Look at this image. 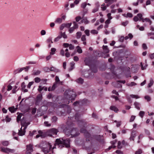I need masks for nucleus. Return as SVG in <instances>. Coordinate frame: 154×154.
I'll use <instances>...</instances> for the list:
<instances>
[{
	"instance_id": "obj_41",
	"label": "nucleus",
	"mask_w": 154,
	"mask_h": 154,
	"mask_svg": "<svg viewBox=\"0 0 154 154\" xmlns=\"http://www.w3.org/2000/svg\"><path fill=\"white\" fill-rule=\"evenodd\" d=\"M145 114V112L144 111H140L139 113V116L141 117V118H143V116Z\"/></svg>"
},
{
	"instance_id": "obj_43",
	"label": "nucleus",
	"mask_w": 154,
	"mask_h": 154,
	"mask_svg": "<svg viewBox=\"0 0 154 154\" xmlns=\"http://www.w3.org/2000/svg\"><path fill=\"white\" fill-rule=\"evenodd\" d=\"M122 142L120 141H119L118 143L117 148L119 149H121L122 148L121 145Z\"/></svg>"
},
{
	"instance_id": "obj_1",
	"label": "nucleus",
	"mask_w": 154,
	"mask_h": 154,
	"mask_svg": "<svg viewBox=\"0 0 154 154\" xmlns=\"http://www.w3.org/2000/svg\"><path fill=\"white\" fill-rule=\"evenodd\" d=\"M56 145L58 146V148L61 149L65 147L66 148L70 147V140L69 139H63V138L57 139L55 141Z\"/></svg>"
},
{
	"instance_id": "obj_18",
	"label": "nucleus",
	"mask_w": 154,
	"mask_h": 154,
	"mask_svg": "<svg viewBox=\"0 0 154 154\" xmlns=\"http://www.w3.org/2000/svg\"><path fill=\"white\" fill-rule=\"evenodd\" d=\"M23 68H18V69H17L16 70H15L14 71V74H17L19 73H20L23 70Z\"/></svg>"
},
{
	"instance_id": "obj_40",
	"label": "nucleus",
	"mask_w": 154,
	"mask_h": 154,
	"mask_svg": "<svg viewBox=\"0 0 154 154\" xmlns=\"http://www.w3.org/2000/svg\"><path fill=\"white\" fill-rule=\"evenodd\" d=\"M37 131L35 130H34L32 132H31V131H29V135L31 136L32 137V136L35 133H36Z\"/></svg>"
},
{
	"instance_id": "obj_6",
	"label": "nucleus",
	"mask_w": 154,
	"mask_h": 154,
	"mask_svg": "<svg viewBox=\"0 0 154 154\" xmlns=\"http://www.w3.org/2000/svg\"><path fill=\"white\" fill-rule=\"evenodd\" d=\"M26 154H32L31 152L33 151V145L31 144L26 145Z\"/></svg>"
},
{
	"instance_id": "obj_50",
	"label": "nucleus",
	"mask_w": 154,
	"mask_h": 154,
	"mask_svg": "<svg viewBox=\"0 0 154 154\" xmlns=\"http://www.w3.org/2000/svg\"><path fill=\"white\" fill-rule=\"evenodd\" d=\"M38 133L40 135L42 134V135H43V136H44V138L45 137V132H43L41 130H39L38 131Z\"/></svg>"
},
{
	"instance_id": "obj_36",
	"label": "nucleus",
	"mask_w": 154,
	"mask_h": 154,
	"mask_svg": "<svg viewBox=\"0 0 154 154\" xmlns=\"http://www.w3.org/2000/svg\"><path fill=\"white\" fill-rule=\"evenodd\" d=\"M62 22V19L61 18H57L56 20L55 21V22L56 23H60Z\"/></svg>"
},
{
	"instance_id": "obj_32",
	"label": "nucleus",
	"mask_w": 154,
	"mask_h": 154,
	"mask_svg": "<svg viewBox=\"0 0 154 154\" xmlns=\"http://www.w3.org/2000/svg\"><path fill=\"white\" fill-rule=\"evenodd\" d=\"M57 83H55L54 82L51 88V91H54V90H55V89L57 88Z\"/></svg>"
},
{
	"instance_id": "obj_28",
	"label": "nucleus",
	"mask_w": 154,
	"mask_h": 154,
	"mask_svg": "<svg viewBox=\"0 0 154 154\" xmlns=\"http://www.w3.org/2000/svg\"><path fill=\"white\" fill-rule=\"evenodd\" d=\"M84 135L86 138L87 139L90 138L91 137V134L88 131L84 134Z\"/></svg>"
},
{
	"instance_id": "obj_24",
	"label": "nucleus",
	"mask_w": 154,
	"mask_h": 154,
	"mask_svg": "<svg viewBox=\"0 0 154 154\" xmlns=\"http://www.w3.org/2000/svg\"><path fill=\"white\" fill-rule=\"evenodd\" d=\"M63 131H64L65 134L67 136H69L71 135L70 134V130H69L68 129H66V130H64Z\"/></svg>"
},
{
	"instance_id": "obj_13",
	"label": "nucleus",
	"mask_w": 154,
	"mask_h": 154,
	"mask_svg": "<svg viewBox=\"0 0 154 154\" xmlns=\"http://www.w3.org/2000/svg\"><path fill=\"white\" fill-rule=\"evenodd\" d=\"M51 131L52 135H57V133L59 131L58 130L55 128H52L50 129Z\"/></svg>"
},
{
	"instance_id": "obj_4",
	"label": "nucleus",
	"mask_w": 154,
	"mask_h": 154,
	"mask_svg": "<svg viewBox=\"0 0 154 154\" xmlns=\"http://www.w3.org/2000/svg\"><path fill=\"white\" fill-rule=\"evenodd\" d=\"M45 146L42 147V150L45 154H46L49 152L52 146L49 143H45Z\"/></svg>"
},
{
	"instance_id": "obj_45",
	"label": "nucleus",
	"mask_w": 154,
	"mask_h": 154,
	"mask_svg": "<svg viewBox=\"0 0 154 154\" xmlns=\"http://www.w3.org/2000/svg\"><path fill=\"white\" fill-rule=\"evenodd\" d=\"M91 32L93 34H97L98 33V32L95 29H93L91 31Z\"/></svg>"
},
{
	"instance_id": "obj_61",
	"label": "nucleus",
	"mask_w": 154,
	"mask_h": 154,
	"mask_svg": "<svg viewBox=\"0 0 154 154\" xmlns=\"http://www.w3.org/2000/svg\"><path fill=\"white\" fill-rule=\"evenodd\" d=\"M144 98L148 102L149 101L151 100V98L148 95L145 96Z\"/></svg>"
},
{
	"instance_id": "obj_27",
	"label": "nucleus",
	"mask_w": 154,
	"mask_h": 154,
	"mask_svg": "<svg viewBox=\"0 0 154 154\" xmlns=\"http://www.w3.org/2000/svg\"><path fill=\"white\" fill-rule=\"evenodd\" d=\"M1 143L4 146H7L9 145V142L8 141H2Z\"/></svg>"
},
{
	"instance_id": "obj_2",
	"label": "nucleus",
	"mask_w": 154,
	"mask_h": 154,
	"mask_svg": "<svg viewBox=\"0 0 154 154\" xmlns=\"http://www.w3.org/2000/svg\"><path fill=\"white\" fill-rule=\"evenodd\" d=\"M64 95L66 96V98L69 100L72 101L75 100L76 97V94L73 91L70 89L66 90L64 93Z\"/></svg>"
},
{
	"instance_id": "obj_60",
	"label": "nucleus",
	"mask_w": 154,
	"mask_h": 154,
	"mask_svg": "<svg viewBox=\"0 0 154 154\" xmlns=\"http://www.w3.org/2000/svg\"><path fill=\"white\" fill-rule=\"evenodd\" d=\"M87 5V4L86 2L83 3L81 5V7L83 8L84 9L85 8Z\"/></svg>"
},
{
	"instance_id": "obj_57",
	"label": "nucleus",
	"mask_w": 154,
	"mask_h": 154,
	"mask_svg": "<svg viewBox=\"0 0 154 154\" xmlns=\"http://www.w3.org/2000/svg\"><path fill=\"white\" fill-rule=\"evenodd\" d=\"M129 23L128 20H126L125 22H123L122 23V25L124 26H126Z\"/></svg>"
},
{
	"instance_id": "obj_20",
	"label": "nucleus",
	"mask_w": 154,
	"mask_h": 154,
	"mask_svg": "<svg viewBox=\"0 0 154 154\" xmlns=\"http://www.w3.org/2000/svg\"><path fill=\"white\" fill-rule=\"evenodd\" d=\"M70 67L69 69V71H72L73 70L74 68V65L75 63L73 62H72L70 63Z\"/></svg>"
},
{
	"instance_id": "obj_54",
	"label": "nucleus",
	"mask_w": 154,
	"mask_h": 154,
	"mask_svg": "<svg viewBox=\"0 0 154 154\" xmlns=\"http://www.w3.org/2000/svg\"><path fill=\"white\" fill-rule=\"evenodd\" d=\"M75 29L73 27H70L69 29V33H72Z\"/></svg>"
},
{
	"instance_id": "obj_59",
	"label": "nucleus",
	"mask_w": 154,
	"mask_h": 154,
	"mask_svg": "<svg viewBox=\"0 0 154 154\" xmlns=\"http://www.w3.org/2000/svg\"><path fill=\"white\" fill-rule=\"evenodd\" d=\"M33 83L34 82L33 81L29 82L27 86V88H30L31 86L33 84Z\"/></svg>"
},
{
	"instance_id": "obj_23",
	"label": "nucleus",
	"mask_w": 154,
	"mask_h": 154,
	"mask_svg": "<svg viewBox=\"0 0 154 154\" xmlns=\"http://www.w3.org/2000/svg\"><path fill=\"white\" fill-rule=\"evenodd\" d=\"M117 0H104L105 3L108 2L110 5L112 4L113 2H116Z\"/></svg>"
},
{
	"instance_id": "obj_39",
	"label": "nucleus",
	"mask_w": 154,
	"mask_h": 154,
	"mask_svg": "<svg viewBox=\"0 0 154 154\" xmlns=\"http://www.w3.org/2000/svg\"><path fill=\"white\" fill-rule=\"evenodd\" d=\"M103 136L100 135H96L95 137L97 140L100 141L101 140V139L102 137H103Z\"/></svg>"
},
{
	"instance_id": "obj_30",
	"label": "nucleus",
	"mask_w": 154,
	"mask_h": 154,
	"mask_svg": "<svg viewBox=\"0 0 154 154\" xmlns=\"http://www.w3.org/2000/svg\"><path fill=\"white\" fill-rule=\"evenodd\" d=\"M153 84V79L151 78L150 79L149 83L148 84V87L150 88L152 86Z\"/></svg>"
},
{
	"instance_id": "obj_38",
	"label": "nucleus",
	"mask_w": 154,
	"mask_h": 154,
	"mask_svg": "<svg viewBox=\"0 0 154 154\" xmlns=\"http://www.w3.org/2000/svg\"><path fill=\"white\" fill-rule=\"evenodd\" d=\"M56 51V48H52L51 49V52L50 53V54L53 55L55 54V51Z\"/></svg>"
},
{
	"instance_id": "obj_56",
	"label": "nucleus",
	"mask_w": 154,
	"mask_h": 154,
	"mask_svg": "<svg viewBox=\"0 0 154 154\" xmlns=\"http://www.w3.org/2000/svg\"><path fill=\"white\" fill-rule=\"evenodd\" d=\"M135 118V116H131V118L129 120V122H133Z\"/></svg>"
},
{
	"instance_id": "obj_48",
	"label": "nucleus",
	"mask_w": 154,
	"mask_h": 154,
	"mask_svg": "<svg viewBox=\"0 0 154 154\" xmlns=\"http://www.w3.org/2000/svg\"><path fill=\"white\" fill-rule=\"evenodd\" d=\"M21 89L22 90H24L26 87V85H25V83L24 82H23L21 84Z\"/></svg>"
},
{
	"instance_id": "obj_53",
	"label": "nucleus",
	"mask_w": 154,
	"mask_h": 154,
	"mask_svg": "<svg viewBox=\"0 0 154 154\" xmlns=\"http://www.w3.org/2000/svg\"><path fill=\"white\" fill-rule=\"evenodd\" d=\"M142 150L141 149H139L135 152V154H141L142 153Z\"/></svg>"
},
{
	"instance_id": "obj_5",
	"label": "nucleus",
	"mask_w": 154,
	"mask_h": 154,
	"mask_svg": "<svg viewBox=\"0 0 154 154\" xmlns=\"http://www.w3.org/2000/svg\"><path fill=\"white\" fill-rule=\"evenodd\" d=\"M71 137H75L79 135L80 133L79 129L76 128H73L70 130Z\"/></svg>"
},
{
	"instance_id": "obj_37",
	"label": "nucleus",
	"mask_w": 154,
	"mask_h": 154,
	"mask_svg": "<svg viewBox=\"0 0 154 154\" xmlns=\"http://www.w3.org/2000/svg\"><path fill=\"white\" fill-rule=\"evenodd\" d=\"M76 35L77 38H79L82 35V33L80 32H78L76 33Z\"/></svg>"
},
{
	"instance_id": "obj_46",
	"label": "nucleus",
	"mask_w": 154,
	"mask_h": 154,
	"mask_svg": "<svg viewBox=\"0 0 154 154\" xmlns=\"http://www.w3.org/2000/svg\"><path fill=\"white\" fill-rule=\"evenodd\" d=\"M61 38V36L59 35L57 37L55 38L54 39V41L55 42H58Z\"/></svg>"
},
{
	"instance_id": "obj_10",
	"label": "nucleus",
	"mask_w": 154,
	"mask_h": 154,
	"mask_svg": "<svg viewBox=\"0 0 154 154\" xmlns=\"http://www.w3.org/2000/svg\"><path fill=\"white\" fill-rule=\"evenodd\" d=\"M89 67L90 69L92 72L95 73L97 72V68L95 64L92 65V66Z\"/></svg>"
},
{
	"instance_id": "obj_34",
	"label": "nucleus",
	"mask_w": 154,
	"mask_h": 154,
	"mask_svg": "<svg viewBox=\"0 0 154 154\" xmlns=\"http://www.w3.org/2000/svg\"><path fill=\"white\" fill-rule=\"evenodd\" d=\"M22 116V114L21 113L18 115L17 118V122H18L20 120Z\"/></svg>"
},
{
	"instance_id": "obj_55",
	"label": "nucleus",
	"mask_w": 154,
	"mask_h": 154,
	"mask_svg": "<svg viewBox=\"0 0 154 154\" xmlns=\"http://www.w3.org/2000/svg\"><path fill=\"white\" fill-rule=\"evenodd\" d=\"M142 48L144 50L147 49L148 48L147 46L145 43L143 44L142 45Z\"/></svg>"
},
{
	"instance_id": "obj_25",
	"label": "nucleus",
	"mask_w": 154,
	"mask_h": 154,
	"mask_svg": "<svg viewBox=\"0 0 154 154\" xmlns=\"http://www.w3.org/2000/svg\"><path fill=\"white\" fill-rule=\"evenodd\" d=\"M60 36H61V38L63 37L64 38H67V36L65 32L63 33L62 32H60Z\"/></svg>"
},
{
	"instance_id": "obj_33",
	"label": "nucleus",
	"mask_w": 154,
	"mask_h": 154,
	"mask_svg": "<svg viewBox=\"0 0 154 154\" xmlns=\"http://www.w3.org/2000/svg\"><path fill=\"white\" fill-rule=\"evenodd\" d=\"M81 23L84 22L85 24H88L89 21L87 19V18L84 19L81 21Z\"/></svg>"
},
{
	"instance_id": "obj_31",
	"label": "nucleus",
	"mask_w": 154,
	"mask_h": 154,
	"mask_svg": "<svg viewBox=\"0 0 154 154\" xmlns=\"http://www.w3.org/2000/svg\"><path fill=\"white\" fill-rule=\"evenodd\" d=\"M64 26V27H67L68 28H69L71 26L72 23H63Z\"/></svg>"
},
{
	"instance_id": "obj_16",
	"label": "nucleus",
	"mask_w": 154,
	"mask_h": 154,
	"mask_svg": "<svg viewBox=\"0 0 154 154\" xmlns=\"http://www.w3.org/2000/svg\"><path fill=\"white\" fill-rule=\"evenodd\" d=\"M45 137L47 136H49L51 137H52V134L50 129L48 130L45 132Z\"/></svg>"
},
{
	"instance_id": "obj_12",
	"label": "nucleus",
	"mask_w": 154,
	"mask_h": 154,
	"mask_svg": "<svg viewBox=\"0 0 154 154\" xmlns=\"http://www.w3.org/2000/svg\"><path fill=\"white\" fill-rule=\"evenodd\" d=\"M54 67H52L51 69H50L49 67H44L43 69L44 71L46 72H49L50 71H54V69H52V68H54Z\"/></svg>"
},
{
	"instance_id": "obj_29",
	"label": "nucleus",
	"mask_w": 154,
	"mask_h": 154,
	"mask_svg": "<svg viewBox=\"0 0 154 154\" xmlns=\"http://www.w3.org/2000/svg\"><path fill=\"white\" fill-rule=\"evenodd\" d=\"M9 111L11 113H14L15 112V110L14 109V106L9 107L8 108Z\"/></svg>"
},
{
	"instance_id": "obj_8",
	"label": "nucleus",
	"mask_w": 154,
	"mask_h": 154,
	"mask_svg": "<svg viewBox=\"0 0 154 154\" xmlns=\"http://www.w3.org/2000/svg\"><path fill=\"white\" fill-rule=\"evenodd\" d=\"M85 65L88 66L89 67L92 66V65L94 64L92 63V60L89 58H86L84 60Z\"/></svg>"
},
{
	"instance_id": "obj_7",
	"label": "nucleus",
	"mask_w": 154,
	"mask_h": 154,
	"mask_svg": "<svg viewBox=\"0 0 154 154\" xmlns=\"http://www.w3.org/2000/svg\"><path fill=\"white\" fill-rule=\"evenodd\" d=\"M42 99V94H38L36 97V100L35 101V105L36 106L39 105Z\"/></svg>"
},
{
	"instance_id": "obj_47",
	"label": "nucleus",
	"mask_w": 154,
	"mask_h": 154,
	"mask_svg": "<svg viewBox=\"0 0 154 154\" xmlns=\"http://www.w3.org/2000/svg\"><path fill=\"white\" fill-rule=\"evenodd\" d=\"M32 115H34L36 111V108H32Z\"/></svg>"
},
{
	"instance_id": "obj_51",
	"label": "nucleus",
	"mask_w": 154,
	"mask_h": 154,
	"mask_svg": "<svg viewBox=\"0 0 154 154\" xmlns=\"http://www.w3.org/2000/svg\"><path fill=\"white\" fill-rule=\"evenodd\" d=\"M41 71L40 70H37L35 72H34L33 73V75H38L40 74Z\"/></svg>"
},
{
	"instance_id": "obj_49",
	"label": "nucleus",
	"mask_w": 154,
	"mask_h": 154,
	"mask_svg": "<svg viewBox=\"0 0 154 154\" xmlns=\"http://www.w3.org/2000/svg\"><path fill=\"white\" fill-rule=\"evenodd\" d=\"M81 133L84 134L88 131L85 128H82L80 131Z\"/></svg>"
},
{
	"instance_id": "obj_15",
	"label": "nucleus",
	"mask_w": 154,
	"mask_h": 154,
	"mask_svg": "<svg viewBox=\"0 0 154 154\" xmlns=\"http://www.w3.org/2000/svg\"><path fill=\"white\" fill-rule=\"evenodd\" d=\"M103 48L104 53L107 54L109 53V51L107 46L103 45Z\"/></svg>"
},
{
	"instance_id": "obj_42",
	"label": "nucleus",
	"mask_w": 154,
	"mask_h": 154,
	"mask_svg": "<svg viewBox=\"0 0 154 154\" xmlns=\"http://www.w3.org/2000/svg\"><path fill=\"white\" fill-rule=\"evenodd\" d=\"M41 79L38 77H36L34 79V81L35 82L38 83L40 82L41 81Z\"/></svg>"
},
{
	"instance_id": "obj_11",
	"label": "nucleus",
	"mask_w": 154,
	"mask_h": 154,
	"mask_svg": "<svg viewBox=\"0 0 154 154\" xmlns=\"http://www.w3.org/2000/svg\"><path fill=\"white\" fill-rule=\"evenodd\" d=\"M22 127L21 128L20 130H19L18 134L20 136H23L24 135L26 132L25 129L26 128L25 127L23 129V131H22Z\"/></svg>"
},
{
	"instance_id": "obj_22",
	"label": "nucleus",
	"mask_w": 154,
	"mask_h": 154,
	"mask_svg": "<svg viewBox=\"0 0 154 154\" xmlns=\"http://www.w3.org/2000/svg\"><path fill=\"white\" fill-rule=\"evenodd\" d=\"M134 105L136 108H137L138 110H140V104L139 103L135 102L134 103Z\"/></svg>"
},
{
	"instance_id": "obj_52",
	"label": "nucleus",
	"mask_w": 154,
	"mask_h": 154,
	"mask_svg": "<svg viewBox=\"0 0 154 154\" xmlns=\"http://www.w3.org/2000/svg\"><path fill=\"white\" fill-rule=\"evenodd\" d=\"M5 120L7 122H9L11 121V119L7 115L6 116Z\"/></svg>"
},
{
	"instance_id": "obj_14",
	"label": "nucleus",
	"mask_w": 154,
	"mask_h": 154,
	"mask_svg": "<svg viewBox=\"0 0 154 154\" xmlns=\"http://www.w3.org/2000/svg\"><path fill=\"white\" fill-rule=\"evenodd\" d=\"M110 109L114 111L115 112H118L119 110L118 108L114 106H111L110 107Z\"/></svg>"
},
{
	"instance_id": "obj_19",
	"label": "nucleus",
	"mask_w": 154,
	"mask_h": 154,
	"mask_svg": "<svg viewBox=\"0 0 154 154\" xmlns=\"http://www.w3.org/2000/svg\"><path fill=\"white\" fill-rule=\"evenodd\" d=\"M9 148H8L2 147L1 148V151L2 152L6 153H8Z\"/></svg>"
},
{
	"instance_id": "obj_26",
	"label": "nucleus",
	"mask_w": 154,
	"mask_h": 154,
	"mask_svg": "<svg viewBox=\"0 0 154 154\" xmlns=\"http://www.w3.org/2000/svg\"><path fill=\"white\" fill-rule=\"evenodd\" d=\"M58 118L56 116H54L51 118V121L52 122H56Z\"/></svg>"
},
{
	"instance_id": "obj_63",
	"label": "nucleus",
	"mask_w": 154,
	"mask_h": 154,
	"mask_svg": "<svg viewBox=\"0 0 154 154\" xmlns=\"http://www.w3.org/2000/svg\"><path fill=\"white\" fill-rule=\"evenodd\" d=\"M44 88V87H42L41 86L39 85L38 86V91L41 92L43 89Z\"/></svg>"
},
{
	"instance_id": "obj_17",
	"label": "nucleus",
	"mask_w": 154,
	"mask_h": 154,
	"mask_svg": "<svg viewBox=\"0 0 154 154\" xmlns=\"http://www.w3.org/2000/svg\"><path fill=\"white\" fill-rule=\"evenodd\" d=\"M76 82L78 84H82L84 83V79L80 77L76 79Z\"/></svg>"
},
{
	"instance_id": "obj_35",
	"label": "nucleus",
	"mask_w": 154,
	"mask_h": 154,
	"mask_svg": "<svg viewBox=\"0 0 154 154\" xmlns=\"http://www.w3.org/2000/svg\"><path fill=\"white\" fill-rule=\"evenodd\" d=\"M76 48H77V51L78 53H79V54H81L82 52V49H81V48L79 46H77L76 47Z\"/></svg>"
},
{
	"instance_id": "obj_64",
	"label": "nucleus",
	"mask_w": 154,
	"mask_h": 154,
	"mask_svg": "<svg viewBox=\"0 0 154 154\" xmlns=\"http://www.w3.org/2000/svg\"><path fill=\"white\" fill-rule=\"evenodd\" d=\"M85 33L86 35L89 36L90 35V31L88 29H86L85 31Z\"/></svg>"
},
{
	"instance_id": "obj_21",
	"label": "nucleus",
	"mask_w": 154,
	"mask_h": 154,
	"mask_svg": "<svg viewBox=\"0 0 154 154\" xmlns=\"http://www.w3.org/2000/svg\"><path fill=\"white\" fill-rule=\"evenodd\" d=\"M138 17L139 18V20H141L143 22H144V19L143 18V15L141 13H139L137 15Z\"/></svg>"
},
{
	"instance_id": "obj_3",
	"label": "nucleus",
	"mask_w": 154,
	"mask_h": 154,
	"mask_svg": "<svg viewBox=\"0 0 154 154\" xmlns=\"http://www.w3.org/2000/svg\"><path fill=\"white\" fill-rule=\"evenodd\" d=\"M81 116L80 114L79 113H76L75 116V119L78 122L79 125H81L83 126H85L87 124V123L84 119H80Z\"/></svg>"
},
{
	"instance_id": "obj_62",
	"label": "nucleus",
	"mask_w": 154,
	"mask_h": 154,
	"mask_svg": "<svg viewBox=\"0 0 154 154\" xmlns=\"http://www.w3.org/2000/svg\"><path fill=\"white\" fill-rule=\"evenodd\" d=\"M133 15L130 13H128L126 14V17H129V18H131L132 17Z\"/></svg>"
},
{
	"instance_id": "obj_58",
	"label": "nucleus",
	"mask_w": 154,
	"mask_h": 154,
	"mask_svg": "<svg viewBox=\"0 0 154 154\" xmlns=\"http://www.w3.org/2000/svg\"><path fill=\"white\" fill-rule=\"evenodd\" d=\"M122 144L124 145L125 146H128L129 145V144L127 142H125V140H123L122 142Z\"/></svg>"
},
{
	"instance_id": "obj_44",
	"label": "nucleus",
	"mask_w": 154,
	"mask_h": 154,
	"mask_svg": "<svg viewBox=\"0 0 154 154\" xmlns=\"http://www.w3.org/2000/svg\"><path fill=\"white\" fill-rule=\"evenodd\" d=\"M130 97L132 98H135L136 99H138L140 98V97L137 95L131 94Z\"/></svg>"
},
{
	"instance_id": "obj_9",
	"label": "nucleus",
	"mask_w": 154,
	"mask_h": 154,
	"mask_svg": "<svg viewBox=\"0 0 154 154\" xmlns=\"http://www.w3.org/2000/svg\"><path fill=\"white\" fill-rule=\"evenodd\" d=\"M136 136V131L132 130L131 134L130 137L129 138V140L130 141L132 140L134 141V138Z\"/></svg>"
}]
</instances>
